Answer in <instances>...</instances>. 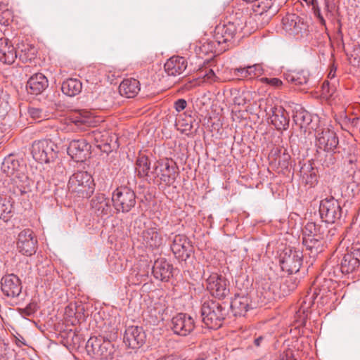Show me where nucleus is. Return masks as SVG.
I'll list each match as a JSON object with an SVG mask.
<instances>
[{
	"instance_id": "nucleus-1",
	"label": "nucleus",
	"mask_w": 360,
	"mask_h": 360,
	"mask_svg": "<svg viewBox=\"0 0 360 360\" xmlns=\"http://www.w3.org/2000/svg\"><path fill=\"white\" fill-rule=\"evenodd\" d=\"M1 169L8 178L11 189L14 193L23 195L31 191L32 181L26 174L25 164L9 157L4 160Z\"/></svg>"
},
{
	"instance_id": "nucleus-2",
	"label": "nucleus",
	"mask_w": 360,
	"mask_h": 360,
	"mask_svg": "<svg viewBox=\"0 0 360 360\" xmlns=\"http://www.w3.org/2000/svg\"><path fill=\"white\" fill-rule=\"evenodd\" d=\"M202 321L206 327L210 329H217L222 325L226 312L224 307L216 301L207 300L201 307Z\"/></svg>"
},
{
	"instance_id": "nucleus-3",
	"label": "nucleus",
	"mask_w": 360,
	"mask_h": 360,
	"mask_svg": "<svg viewBox=\"0 0 360 360\" xmlns=\"http://www.w3.org/2000/svg\"><path fill=\"white\" fill-rule=\"evenodd\" d=\"M111 201L117 212L127 213L136 205V195L131 188L121 186L113 191Z\"/></svg>"
},
{
	"instance_id": "nucleus-4",
	"label": "nucleus",
	"mask_w": 360,
	"mask_h": 360,
	"mask_svg": "<svg viewBox=\"0 0 360 360\" xmlns=\"http://www.w3.org/2000/svg\"><path fill=\"white\" fill-rule=\"evenodd\" d=\"M32 153L37 161L48 163L56 158L58 146L51 140H39L33 143Z\"/></svg>"
},
{
	"instance_id": "nucleus-5",
	"label": "nucleus",
	"mask_w": 360,
	"mask_h": 360,
	"mask_svg": "<svg viewBox=\"0 0 360 360\" xmlns=\"http://www.w3.org/2000/svg\"><path fill=\"white\" fill-rule=\"evenodd\" d=\"M89 354H92L101 360L112 359L114 353V347L111 342L103 337H91L86 345Z\"/></svg>"
},
{
	"instance_id": "nucleus-6",
	"label": "nucleus",
	"mask_w": 360,
	"mask_h": 360,
	"mask_svg": "<svg viewBox=\"0 0 360 360\" xmlns=\"http://www.w3.org/2000/svg\"><path fill=\"white\" fill-rule=\"evenodd\" d=\"M93 180L91 175L86 172H78L72 174L68 181V188L72 192L82 194L87 197L93 192Z\"/></svg>"
},
{
	"instance_id": "nucleus-7",
	"label": "nucleus",
	"mask_w": 360,
	"mask_h": 360,
	"mask_svg": "<svg viewBox=\"0 0 360 360\" xmlns=\"http://www.w3.org/2000/svg\"><path fill=\"white\" fill-rule=\"evenodd\" d=\"M302 257L301 251L285 248L280 255V264L282 270L290 274L298 272L302 264Z\"/></svg>"
},
{
	"instance_id": "nucleus-8",
	"label": "nucleus",
	"mask_w": 360,
	"mask_h": 360,
	"mask_svg": "<svg viewBox=\"0 0 360 360\" xmlns=\"http://www.w3.org/2000/svg\"><path fill=\"white\" fill-rule=\"evenodd\" d=\"M319 213L323 221L332 224L340 218L342 208L333 197L326 198L320 202Z\"/></svg>"
},
{
	"instance_id": "nucleus-9",
	"label": "nucleus",
	"mask_w": 360,
	"mask_h": 360,
	"mask_svg": "<svg viewBox=\"0 0 360 360\" xmlns=\"http://www.w3.org/2000/svg\"><path fill=\"white\" fill-rule=\"evenodd\" d=\"M207 289L212 296L219 299L226 297L229 293L228 281L217 273H212L206 278Z\"/></svg>"
},
{
	"instance_id": "nucleus-10",
	"label": "nucleus",
	"mask_w": 360,
	"mask_h": 360,
	"mask_svg": "<svg viewBox=\"0 0 360 360\" xmlns=\"http://www.w3.org/2000/svg\"><path fill=\"white\" fill-rule=\"evenodd\" d=\"M171 328L175 334L186 336L194 330L195 322L191 316L179 313L172 319Z\"/></svg>"
},
{
	"instance_id": "nucleus-11",
	"label": "nucleus",
	"mask_w": 360,
	"mask_h": 360,
	"mask_svg": "<svg viewBox=\"0 0 360 360\" xmlns=\"http://www.w3.org/2000/svg\"><path fill=\"white\" fill-rule=\"evenodd\" d=\"M243 27V24H236L234 22L220 23L215 27L214 39L219 44L230 41L233 39L238 31L242 30Z\"/></svg>"
},
{
	"instance_id": "nucleus-12",
	"label": "nucleus",
	"mask_w": 360,
	"mask_h": 360,
	"mask_svg": "<svg viewBox=\"0 0 360 360\" xmlns=\"http://www.w3.org/2000/svg\"><path fill=\"white\" fill-rule=\"evenodd\" d=\"M171 250L177 259L186 261L191 256L193 247L185 235L177 234L172 239Z\"/></svg>"
},
{
	"instance_id": "nucleus-13",
	"label": "nucleus",
	"mask_w": 360,
	"mask_h": 360,
	"mask_svg": "<svg viewBox=\"0 0 360 360\" xmlns=\"http://www.w3.org/2000/svg\"><path fill=\"white\" fill-rule=\"evenodd\" d=\"M91 146L84 139L72 140L68 148V155L76 162H83L90 154Z\"/></svg>"
},
{
	"instance_id": "nucleus-14",
	"label": "nucleus",
	"mask_w": 360,
	"mask_h": 360,
	"mask_svg": "<svg viewBox=\"0 0 360 360\" xmlns=\"http://www.w3.org/2000/svg\"><path fill=\"white\" fill-rule=\"evenodd\" d=\"M32 231L25 229L18 234L17 248L20 252L26 256H31L36 252L37 240L34 239Z\"/></svg>"
},
{
	"instance_id": "nucleus-15",
	"label": "nucleus",
	"mask_w": 360,
	"mask_h": 360,
	"mask_svg": "<svg viewBox=\"0 0 360 360\" xmlns=\"http://www.w3.org/2000/svg\"><path fill=\"white\" fill-rule=\"evenodd\" d=\"M146 335L142 328L131 326H129L124 333V343L129 348H139L145 342Z\"/></svg>"
},
{
	"instance_id": "nucleus-16",
	"label": "nucleus",
	"mask_w": 360,
	"mask_h": 360,
	"mask_svg": "<svg viewBox=\"0 0 360 360\" xmlns=\"http://www.w3.org/2000/svg\"><path fill=\"white\" fill-rule=\"evenodd\" d=\"M1 285L3 293L8 297H18L22 290L20 280L14 274L4 276Z\"/></svg>"
},
{
	"instance_id": "nucleus-17",
	"label": "nucleus",
	"mask_w": 360,
	"mask_h": 360,
	"mask_svg": "<svg viewBox=\"0 0 360 360\" xmlns=\"http://www.w3.org/2000/svg\"><path fill=\"white\" fill-rule=\"evenodd\" d=\"M267 114L270 116L271 124L277 130H285L289 126V116L282 106L270 107Z\"/></svg>"
},
{
	"instance_id": "nucleus-18",
	"label": "nucleus",
	"mask_w": 360,
	"mask_h": 360,
	"mask_svg": "<svg viewBox=\"0 0 360 360\" xmlns=\"http://www.w3.org/2000/svg\"><path fill=\"white\" fill-rule=\"evenodd\" d=\"M144 243L152 249L161 247L165 243V238L161 231L157 226L148 227L143 232Z\"/></svg>"
},
{
	"instance_id": "nucleus-19",
	"label": "nucleus",
	"mask_w": 360,
	"mask_h": 360,
	"mask_svg": "<svg viewBox=\"0 0 360 360\" xmlns=\"http://www.w3.org/2000/svg\"><path fill=\"white\" fill-rule=\"evenodd\" d=\"M70 122L80 130H84L86 127L94 126L96 123L93 114L86 110L76 112L70 117Z\"/></svg>"
},
{
	"instance_id": "nucleus-20",
	"label": "nucleus",
	"mask_w": 360,
	"mask_h": 360,
	"mask_svg": "<svg viewBox=\"0 0 360 360\" xmlns=\"http://www.w3.org/2000/svg\"><path fill=\"white\" fill-rule=\"evenodd\" d=\"M338 144V139L333 131L326 130L319 134L317 145L326 152H333Z\"/></svg>"
},
{
	"instance_id": "nucleus-21",
	"label": "nucleus",
	"mask_w": 360,
	"mask_h": 360,
	"mask_svg": "<svg viewBox=\"0 0 360 360\" xmlns=\"http://www.w3.org/2000/svg\"><path fill=\"white\" fill-rule=\"evenodd\" d=\"M172 265L165 259L159 258L154 262L153 266V274L156 279L160 281H168L172 276Z\"/></svg>"
},
{
	"instance_id": "nucleus-22",
	"label": "nucleus",
	"mask_w": 360,
	"mask_h": 360,
	"mask_svg": "<svg viewBox=\"0 0 360 360\" xmlns=\"http://www.w3.org/2000/svg\"><path fill=\"white\" fill-rule=\"evenodd\" d=\"M91 206L98 216L109 215L112 211L110 199L103 193L96 194L92 198Z\"/></svg>"
},
{
	"instance_id": "nucleus-23",
	"label": "nucleus",
	"mask_w": 360,
	"mask_h": 360,
	"mask_svg": "<svg viewBox=\"0 0 360 360\" xmlns=\"http://www.w3.org/2000/svg\"><path fill=\"white\" fill-rule=\"evenodd\" d=\"M165 70L170 76L181 75L187 68V62L184 57L172 56L165 64Z\"/></svg>"
},
{
	"instance_id": "nucleus-24",
	"label": "nucleus",
	"mask_w": 360,
	"mask_h": 360,
	"mask_svg": "<svg viewBox=\"0 0 360 360\" xmlns=\"http://www.w3.org/2000/svg\"><path fill=\"white\" fill-rule=\"evenodd\" d=\"M283 27L290 34H298L305 29V25L296 14H288L282 20Z\"/></svg>"
},
{
	"instance_id": "nucleus-25",
	"label": "nucleus",
	"mask_w": 360,
	"mask_h": 360,
	"mask_svg": "<svg viewBox=\"0 0 360 360\" xmlns=\"http://www.w3.org/2000/svg\"><path fill=\"white\" fill-rule=\"evenodd\" d=\"M17 52L12 43L6 38L0 39V61L12 64L17 58Z\"/></svg>"
},
{
	"instance_id": "nucleus-26",
	"label": "nucleus",
	"mask_w": 360,
	"mask_h": 360,
	"mask_svg": "<svg viewBox=\"0 0 360 360\" xmlns=\"http://www.w3.org/2000/svg\"><path fill=\"white\" fill-rule=\"evenodd\" d=\"M48 86V80L41 73L32 75L27 82L26 88L32 94H39Z\"/></svg>"
},
{
	"instance_id": "nucleus-27",
	"label": "nucleus",
	"mask_w": 360,
	"mask_h": 360,
	"mask_svg": "<svg viewBox=\"0 0 360 360\" xmlns=\"http://www.w3.org/2000/svg\"><path fill=\"white\" fill-rule=\"evenodd\" d=\"M302 243L309 251L311 257H315L323 250V235H316L315 237L303 236Z\"/></svg>"
},
{
	"instance_id": "nucleus-28",
	"label": "nucleus",
	"mask_w": 360,
	"mask_h": 360,
	"mask_svg": "<svg viewBox=\"0 0 360 360\" xmlns=\"http://www.w3.org/2000/svg\"><path fill=\"white\" fill-rule=\"evenodd\" d=\"M140 91V83L134 78L124 79L119 86L120 94L127 98H134Z\"/></svg>"
},
{
	"instance_id": "nucleus-29",
	"label": "nucleus",
	"mask_w": 360,
	"mask_h": 360,
	"mask_svg": "<svg viewBox=\"0 0 360 360\" xmlns=\"http://www.w3.org/2000/svg\"><path fill=\"white\" fill-rule=\"evenodd\" d=\"M250 307V300L247 296L236 295L231 302V308L235 316H244Z\"/></svg>"
},
{
	"instance_id": "nucleus-30",
	"label": "nucleus",
	"mask_w": 360,
	"mask_h": 360,
	"mask_svg": "<svg viewBox=\"0 0 360 360\" xmlns=\"http://www.w3.org/2000/svg\"><path fill=\"white\" fill-rule=\"evenodd\" d=\"M172 161L168 159L162 160V173L161 175V181L167 185L172 184L177 176L176 167L175 164L171 165Z\"/></svg>"
},
{
	"instance_id": "nucleus-31",
	"label": "nucleus",
	"mask_w": 360,
	"mask_h": 360,
	"mask_svg": "<svg viewBox=\"0 0 360 360\" xmlns=\"http://www.w3.org/2000/svg\"><path fill=\"white\" fill-rule=\"evenodd\" d=\"M300 172L302 181L305 184L309 185L310 187H313L316 184L318 181L316 171L311 163L304 164Z\"/></svg>"
},
{
	"instance_id": "nucleus-32",
	"label": "nucleus",
	"mask_w": 360,
	"mask_h": 360,
	"mask_svg": "<svg viewBox=\"0 0 360 360\" xmlns=\"http://www.w3.org/2000/svg\"><path fill=\"white\" fill-rule=\"evenodd\" d=\"M82 82L77 79L70 78L64 81L61 86L63 93L68 96H75L82 91Z\"/></svg>"
},
{
	"instance_id": "nucleus-33",
	"label": "nucleus",
	"mask_w": 360,
	"mask_h": 360,
	"mask_svg": "<svg viewBox=\"0 0 360 360\" xmlns=\"http://www.w3.org/2000/svg\"><path fill=\"white\" fill-rule=\"evenodd\" d=\"M360 264L359 259L353 253L345 254L340 264V269L343 274L354 271Z\"/></svg>"
},
{
	"instance_id": "nucleus-34",
	"label": "nucleus",
	"mask_w": 360,
	"mask_h": 360,
	"mask_svg": "<svg viewBox=\"0 0 360 360\" xmlns=\"http://www.w3.org/2000/svg\"><path fill=\"white\" fill-rule=\"evenodd\" d=\"M19 58L23 63L32 61L36 58L37 49L32 44L21 43L18 46Z\"/></svg>"
},
{
	"instance_id": "nucleus-35",
	"label": "nucleus",
	"mask_w": 360,
	"mask_h": 360,
	"mask_svg": "<svg viewBox=\"0 0 360 360\" xmlns=\"http://www.w3.org/2000/svg\"><path fill=\"white\" fill-rule=\"evenodd\" d=\"M214 49V42L206 39H203L198 41L194 47L195 53L200 58L209 55L210 53H212Z\"/></svg>"
},
{
	"instance_id": "nucleus-36",
	"label": "nucleus",
	"mask_w": 360,
	"mask_h": 360,
	"mask_svg": "<svg viewBox=\"0 0 360 360\" xmlns=\"http://www.w3.org/2000/svg\"><path fill=\"white\" fill-rule=\"evenodd\" d=\"M292 118L294 122L301 129L306 128L311 122L310 113L301 107L295 110Z\"/></svg>"
},
{
	"instance_id": "nucleus-37",
	"label": "nucleus",
	"mask_w": 360,
	"mask_h": 360,
	"mask_svg": "<svg viewBox=\"0 0 360 360\" xmlns=\"http://www.w3.org/2000/svg\"><path fill=\"white\" fill-rule=\"evenodd\" d=\"M285 78L288 82L295 85L305 84L309 80L308 74L304 71L286 73Z\"/></svg>"
},
{
	"instance_id": "nucleus-38",
	"label": "nucleus",
	"mask_w": 360,
	"mask_h": 360,
	"mask_svg": "<svg viewBox=\"0 0 360 360\" xmlns=\"http://www.w3.org/2000/svg\"><path fill=\"white\" fill-rule=\"evenodd\" d=\"M136 170L138 176L141 177H148L150 174V162L147 157H139L136 163Z\"/></svg>"
},
{
	"instance_id": "nucleus-39",
	"label": "nucleus",
	"mask_w": 360,
	"mask_h": 360,
	"mask_svg": "<svg viewBox=\"0 0 360 360\" xmlns=\"http://www.w3.org/2000/svg\"><path fill=\"white\" fill-rule=\"evenodd\" d=\"M13 205L10 200L0 195V219L7 221L12 212Z\"/></svg>"
},
{
	"instance_id": "nucleus-40",
	"label": "nucleus",
	"mask_w": 360,
	"mask_h": 360,
	"mask_svg": "<svg viewBox=\"0 0 360 360\" xmlns=\"http://www.w3.org/2000/svg\"><path fill=\"white\" fill-rule=\"evenodd\" d=\"M303 236H312L323 235L321 231V226L316 225L314 222L309 221L307 223L302 230Z\"/></svg>"
},
{
	"instance_id": "nucleus-41",
	"label": "nucleus",
	"mask_w": 360,
	"mask_h": 360,
	"mask_svg": "<svg viewBox=\"0 0 360 360\" xmlns=\"http://www.w3.org/2000/svg\"><path fill=\"white\" fill-rule=\"evenodd\" d=\"M257 293L261 298H263L262 302L265 303L274 299V293L268 282L262 283V286L259 287Z\"/></svg>"
},
{
	"instance_id": "nucleus-42",
	"label": "nucleus",
	"mask_w": 360,
	"mask_h": 360,
	"mask_svg": "<svg viewBox=\"0 0 360 360\" xmlns=\"http://www.w3.org/2000/svg\"><path fill=\"white\" fill-rule=\"evenodd\" d=\"M162 160L156 162L152 170L148 174V181H151L153 183H155L158 181V179L161 181V175L162 173Z\"/></svg>"
},
{
	"instance_id": "nucleus-43",
	"label": "nucleus",
	"mask_w": 360,
	"mask_h": 360,
	"mask_svg": "<svg viewBox=\"0 0 360 360\" xmlns=\"http://www.w3.org/2000/svg\"><path fill=\"white\" fill-rule=\"evenodd\" d=\"M260 80L262 83L269 84L275 89H280L283 86V82L276 77H262Z\"/></svg>"
},
{
	"instance_id": "nucleus-44",
	"label": "nucleus",
	"mask_w": 360,
	"mask_h": 360,
	"mask_svg": "<svg viewBox=\"0 0 360 360\" xmlns=\"http://www.w3.org/2000/svg\"><path fill=\"white\" fill-rule=\"evenodd\" d=\"M29 114L36 121L39 122L41 120L46 119V115L44 111L37 108H30L29 109Z\"/></svg>"
},
{
	"instance_id": "nucleus-45",
	"label": "nucleus",
	"mask_w": 360,
	"mask_h": 360,
	"mask_svg": "<svg viewBox=\"0 0 360 360\" xmlns=\"http://www.w3.org/2000/svg\"><path fill=\"white\" fill-rule=\"evenodd\" d=\"M249 77H258L263 73V68L259 64L248 66Z\"/></svg>"
},
{
	"instance_id": "nucleus-46",
	"label": "nucleus",
	"mask_w": 360,
	"mask_h": 360,
	"mask_svg": "<svg viewBox=\"0 0 360 360\" xmlns=\"http://www.w3.org/2000/svg\"><path fill=\"white\" fill-rule=\"evenodd\" d=\"M12 18V13L6 9L1 11L0 9V24L3 25H8Z\"/></svg>"
},
{
	"instance_id": "nucleus-47",
	"label": "nucleus",
	"mask_w": 360,
	"mask_h": 360,
	"mask_svg": "<svg viewBox=\"0 0 360 360\" xmlns=\"http://www.w3.org/2000/svg\"><path fill=\"white\" fill-rule=\"evenodd\" d=\"M290 158L288 154L283 153V154L278 158V164L283 168H287L289 165Z\"/></svg>"
},
{
	"instance_id": "nucleus-48",
	"label": "nucleus",
	"mask_w": 360,
	"mask_h": 360,
	"mask_svg": "<svg viewBox=\"0 0 360 360\" xmlns=\"http://www.w3.org/2000/svg\"><path fill=\"white\" fill-rule=\"evenodd\" d=\"M187 106V102L185 99L180 98L174 102V108L177 112H181Z\"/></svg>"
},
{
	"instance_id": "nucleus-49",
	"label": "nucleus",
	"mask_w": 360,
	"mask_h": 360,
	"mask_svg": "<svg viewBox=\"0 0 360 360\" xmlns=\"http://www.w3.org/2000/svg\"><path fill=\"white\" fill-rule=\"evenodd\" d=\"M335 162V158L332 152H327L326 155V160L323 162V165L326 167H329L331 165H333Z\"/></svg>"
},
{
	"instance_id": "nucleus-50",
	"label": "nucleus",
	"mask_w": 360,
	"mask_h": 360,
	"mask_svg": "<svg viewBox=\"0 0 360 360\" xmlns=\"http://www.w3.org/2000/svg\"><path fill=\"white\" fill-rule=\"evenodd\" d=\"M236 75L238 77H241L243 78L249 77L248 71V67L246 68H237L236 70Z\"/></svg>"
},
{
	"instance_id": "nucleus-51",
	"label": "nucleus",
	"mask_w": 360,
	"mask_h": 360,
	"mask_svg": "<svg viewBox=\"0 0 360 360\" xmlns=\"http://www.w3.org/2000/svg\"><path fill=\"white\" fill-rule=\"evenodd\" d=\"M205 78H206L208 81L212 82L215 80V74L214 71L211 69L208 70L207 72L205 73Z\"/></svg>"
},
{
	"instance_id": "nucleus-52",
	"label": "nucleus",
	"mask_w": 360,
	"mask_h": 360,
	"mask_svg": "<svg viewBox=\"0 0 360 360\" xmlns=\"http://www.w3.org/2000/svg\"><path fill=\"white\" fill-rule=\"evenodd\" d=\"M28 315L34 314L36 311V304H30L25 309Z\"/></svg>"
},
{
	"instance_id": "nucleus-53",
	"label": "nucleus",
	"mask_w": 360,
	"mask_h": 360,
	"mask_svg": "<svg viewBox=\"0 0 360 360\" xmlns=\"http://www.w3.org/2000/svg\"><path fill=\"white\" fill-rule=\"evenodd\" d=\"M314 15L319 18L322 16L321 10L318 4H314V8H313Z\"/></svg>"
},
{
	"instance_id": "nucleus-54",
	"label": "nucleus",
	"mask_w": 360,
	"mask_h": 360,
	"mask_svg": "<svg viewBox=\"0 0 360 360\" xmlns=\"http://www.w3.org/2000/svg\"><path fill=\"white\" fill-rule=\"evenodd\" d=\"M335 72H336V68L334 67V65H333L330 68V70L328 73V77L330 78V79H333L335 78Z\"/></svg>"
},
{
	"instance_id": "nucleus-55",
	"label": "nucleus",
	"mask_w": 360,
	"mask_h": 360,
	"mask_svg": "<svg viewBox=\"0 0 360 360\" xmlns=\"http://www.w3.org/2000/svg\"><path fill=\"white\" fill-rule=\"evenodd\" d=\"M322 88H323V91L324 94H328L329 93V82L328 81H325L323 83V86H322Z\"/></svg>"
},
{
	"instance_id": "nucleus-56",
	"label": "nucleus",
	"mask_w": 360,
	"mask_h": 360,
	"mask_svg": "<svg viewBox=\"0 0 360 360\" xmlns=\"http://www.w3.org/2000/svg\"><path fill=\"white\" fill-rule=\"evenodd\" d=\"M263 340V337L259 336L257 338H256L254 341V344L256 347H259L262 341Z\"/></svg>"
},
{
	"instance_id": "nucleus-57",
	"label": "nucleus",
	"mask_w": 360,
	"mask_h": 360,
	"mask_svg": "<svg viewBox=\"0 0 360 360\" xmlns=\"http://www.w3.org/2000/svg\"><path fill=\"white\" fill-rule=\"evenodd\" d=\"M325 10L328 12H331V8L328 0H325Z\"/></svg>"
},
{
	"instance_id": "nucleus-58",
	"label": "nucleus",
	"mask_w": 360,
	"mask_h": 360,
	"mask_svg": "<svg viewBox=\"0 0 360 360\" xmlns=\"http://www.w3.org/2000/svg\"><path fill=\"white\" fill-rule=\"evenodd\" d=\"M281 360H295V359L292 358V354H290V356H289L288 354H286V355L285 356L282 357Z\"/></svg>"
},
{
	"instance_id": "nucleus-59",
	"label": "nucleus",
	"mask_w": 360,
	"mask_h": 360,
	"mask_svg": "<svg viewBox=\"0 0 360 360\" xmlns=\"http://www.w3.org/2000/svg\"><path fill=\"white\" fill-rule=\"evenodd\" d=\"M308 5L311 4L313 8H314V4H318V1L317 0H310V1H308V3H307Z\"/></svg>"
},
{
	"instance_id": "nucleus-60",
	"label": "nucleus",
	"mask_w": 360,
	"mask_h": 360,
	"mask_svg": "<svg viewBox=\"0 0 360 360\" xmlns=\"http://www.w3.org/2000/svg\"><path fill=\"white\" fill-rule=\"evenodd\" d=\"M318 19L319 20L320 22H321L322 25H325L326 21H325V20H324V18H323V16H320V18H319Z\"/></svg>"
},
{
	"instance_id": "nucleus-61",
	"label": "nucleus",
	"mask_w": 360,
	"mask_h": 360,
	"mask_svg": "<svg viewBox=\"0 0 360 360\" xmlns=\"http://www.w3.org/2000/svg\"><path fill=\"white\" fill-rule=\"evenodd\" d=\"M318 19L319 20L320 22H321L322 25H325L326 21H325V20H324V18H323V16H320V18H319Z\"/></svg>"
},
{
	"instance_id": "nucleus-62",
	"label": "nucleus",
	"mask_w": 360,
	"mask_h": 360,
	"mask_svg": "<svg viewBox=\"0 0 360 360\" xmlns=\"http://www.w3.org/2000/svg\"><path fill=\"white\" fill-rule=\"evenodd\" d=\"M68 310H72L71 307H68L67 308H65V312L68 313Z\"/></svg>"
},
{
	"instance_id": "nucleus-63",
	"label": "nucleus",
	"mask_w": 360,
	"mask_h": 360,
	"mask_svg": "<svg viewBox=\"0 0 360 360\" xmlns=\"http://www.w3.org/2000/svg\"><path fill=\"white\" fill-rule=\"evenodd\" d=\"M195 360H205V359L202 357H199V358H197Z\"/></svg>"
}]
</instances>
